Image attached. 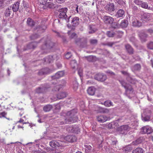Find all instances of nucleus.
I'll use <instances>...</instances> for the list:
<instances>
[{"label":"nucleus","mask_w":153,"mask_h":153,"mask_svg":"<svg viewBox=\"0 0 153 153\" xmlns=\"http://www.w3.org/2000/svg\"><path fill=\"white\" fill-rule=\"evenodd\" d=\"M141 67L140 64H136L132 68V69L135 71H137L140 70Z\"/></svg>","instance_id":"34"},{"label":"nucleus","mask_w":153,"mask_h":153,"mask_svg":"<svg viewBox=\"0 0 153 153\" xmlns=\"http://www.w3.org/2000/svg\"><path fill=\"white\" fill-rule=\"evenodd\" d=\"M65 139L68 142L72 143L76 140V138L74 136L68 135L66 136Z\"/></svg>","instance_id":"13"},{"label":"nucleus","mask_w":153,"mask_h":153,"mask_svg":"<svg viewBox=\"0 0 153 153\" xmlns=\"http://www.w3.org/2000/svg\"><path fill=\"white\" fill-rule=\"evenodd\" d=\"M147 36V35L144 33H140L139 35L140 39L143 42H146Z\"/></svg>","instance_id":"21"},{"label":"nucleus","mask_w":153,"mask_h":153,"mask_svg":"<svg viewBox=\"0 0 153 153\" xmlns=\"http://www.w3.org/2000/svg\"><path fill=\"white\" fill-rule=\"evenodd\" d=\"M143 141L142 137H140L137 139L135 141L132 143V144L134 145H137L141 143Z\"/></svg>","instance_id":"29"},{"label":"nucleus","mask_w":153,"mask_h":153,"mask_svg":"<svg viewBox=\"0 0 153 153\" xmlns=\"http://www.w3.org/2000/svg\"><path fill=\"white\" fill-rule=\"evenodd\" d=\"M150 119V117L149 115H147L144 117L142 116V120L144 121H149Z\"/></svg>","instance_id":"44"},{"label":"nucleus","mask_w":153,"mask_h":153,"mask_svg":"<svg viewBox=\"0 0 153 153\" xmlns=\"http://www.w3.org/2000/svg\"><path fill=\"white\" fill-rule=\"evenodd\" d=\"M104 104L106 107H110L113 106V103L110 100H108L104 102Z\"/></svg>","instance_id":"35"},{"label":"nucleus","mask_w":153,"mask_h":153,"mask_svg":"<svg viewBox=\"0 0 153 153\" xmlns=\"http://www.w3.org/2000/svg\"><path fill=\"white\" fill-rule=\"evenodd\" d=\"M68 8L66 7H64L59 9L58 11L60 13L59 15V18L65 19L66 23L69 22V18L71 16L68 17L66 14V13L67 12Z\"/></svg>","instance_id":"2"},{"label":"nucleus","mask_w":153,"mask_h":153,"mask_svg":"<svg viewBox=\"0 0 153 153\" xmlns=\"http://www.w3.org/2000/svg\"><path fill=\"white\" fill-rule=\"evenodd\" d=\"M99 111L100 113H108L109 112V110L108 109L102 108H99Z\"/></svg>","instance_id":"33"},{"label":"nucleus","mask_w":153,"mask_h":153,"mask_svg":"<svg viewBox=\"0 0 153 153\" xmlns=\"http://www.w3.org/2000/svg\"><path fill=\"white\" fill-rule=\"evenodd\" d=\"M32 153H42L41 151L37 150H33L32 151Z\"/></svg>","instance_id":"55"},{"label":"nucleus","mask_w":153,"mask_h":153,"mask_svg":"<svg viewBox=\"0 0 153 153\" xmlns=\"http://www.w3.org/2000/svg\"><path fill=\"white\" fill-rule=\"evenodd\" d=\"M85 146L86 147L85 150L86 153L89 152L91 151L92 147L90 146L85 145Z\"/></svg>","instance_id":"40"},{"label":"nucleus","mask_w":153,"mask_h":153,"mask_svg":"<svg viewBox=\"0 0 153 153\" xmlns=\"http://www.w3.org/2000/svg\"><path fill=\"white\" fill-rule=\"evenodd\" d=\"M27 23L28 25L30 26H33L35 25V22L30 18H28L27 19Z\"/></svg>","instance_id":"31"},{"label":"nucleus","mask_w":153,"mask_h":153,"mask_svg":"<svg viewBox=\"0 0 153 153\" xmlns=\"http://www.w3.org/2000/svg\"><path fill=\"white\" fill-rule=\"evenodd\" d=\"M82 69H79L78 71V73L80 76H81L82 74Z\"/></svg>","instance_id":"63"},{"label":"nucleus","mask_w":153,"mask_h":153,"mask_svg":"<svg viewBox=\"0 0 153 153\" xmlns=\"http://www.w3.org/2000/svg\"><path fill=\"white\" fill-rule=\"evenodd\" d=\"M11 12H12L11 7H8L5 11V16L7 17L10 16Z\"/></svg>","instance_id":"25"},{"label":"nucleus","mask_w":153,"mask_h":153,"mask_svg":"<svg viewBox=\"0 0 153 153\" xmlns=\"http://www.w3.org/2000/svg\"><path fill=\"white\" fill-rule=\"evenodd\" d=\"M131 149L128 147H125L124 149V150L125 151V152H128L130 151Z\"/></svg>","instance_id":"56"},{"label":"nucleus","mask_w":153,"mask_h":153,"mask_svg":"<svg viewBox=\"0 0 153 153\" xmlns=\"http://www.w3.org/2000/svg\"><path fill=\"white\" fill-rule=\"evenodd\" d=\"M72 56V55L71 53L68 52L65 56V58L67 59H69Z\"/></svg>","instance_id":"49"},{"label":"nucleus","mask_w":153,"mask_h":153,"mask_svg":"<svg viewBox=\"0 0 153 153\" xmlns=\"http://www.w3.org/2000/svg\"><path fill=\"white\" fill-rule=\"evenodd\" d=\"M78 84L76 81H74L73 82V87L74 90H76L78 88Z\"/></svg>","instance_id":"39"},{"label":"nucleus","mask_w":153,"mask_h":153,"mask_svg":"<svg viewBox=\"0 0 153 153\" xmlns=\"http://www.w3.org/2000/svg\"><path fill=\"white\" fill-rule=\"evenodd\" d=\"M103 20L104 23L107 25L112 24L114 21V19L112 17L107 16L103 17Z\"/></svg>","instance_id":"7"},{"label":"nucleus","mask_w":153,"mask_h":153,"mask_svg":"<svg viewBox=\"0 0 153 153\" xmlns=\"http://www.w3.org/2000/svg\"><path fill=\"white\" fill-rule=\"evenodd\" d=\"M143 150L141 148H137L132 152V153H143Z\"/></svg>","instance_id":"32"},{"label":"nucleus","mask_w":153,"mask_h":153,"mask_svg":"<svg viewBox=\"0 0 153 153\" xmlns=\"http://www.w3.org/2000/svg\"><path fill=\"white\" fill-rule=\"evenodd\" d=\"M113 126H115V128L117 127L118 126V124L117 122H112Z\"/></svg>","instance_id":"59"},{"label":"nucleus","mask_w":153,"mask_h":153,"mask_svg":"<svg viewBox=\"0 0 153 153\" xmlns=\"http://www.w3.org/2000/svg\"><path fill=\"white\" fill-rule=\"evenodd\" d=\"M39 35H38L37 34H35L33 35L32 36V38L33 39H36L39 37Z\"/></svg>","instance_id":"57"},{"label":"nucleus","mask_w":153,"mask_h":153,"mask_svg":"<svg viewBox=\"0 0 153 153\" xmlns=\"http://www.w3.org/2000/svg\"><path fill=\"white\" fill-rule=\"evenodd\" d=\"M126 48L127 51L130 54H132L134 53L133 49L129 45H126L125 46Z\"/></svg>","instance_id":"23"},{"label":"nucleus","mask_w":153,"mask_h":153,"mask_svg":"<svg viewBox=\"0 0 153 153\" xmlns=\"http://www.w3.org/2000/svg\"><path fill=\"white\" fill-rule=\"evenodd\" d=\"M109 52L105 50H104L103 51V54L104 55H105L106 56H108L109 55Z\"/></svg>","instance_id":"58"},{"label":"nucleus","mask_w":153,"mask_h":153,"mask_svg":"<svg viewBox=\"0 0 153 153\" xmlns=\"http://www.w3.org/2000/svg\"><path fill=\"white\" fill-rule=\"evenodd\" d=\"M75 42L77 45L84 47L86 45L87 41L84 38H77L75 39Z\"/></svg>","instance_id":"3"},{"label":"nucleus","mask_w":153,"mask_h":153,"mask_svg":"<svg viewBox=\"0 0 153 153\" xmlns=\"http://www.w3.org/2000/svg\"><path fill=\"white\" fill-rule=\"evenodd\" d=\"M124 11L122 9L119 10L115 15V17L118 18L123 17L124 15Z\"/></svg>","instance_id":"15"},{"label":"nucleus","mask_w":153,"mask_h":153,"mask_svg":"<svg viewBox=\"0 0 153 153\" xmlns=\"http://www.w3.org/2000/svg\"><path fill=\"white\" fill-rule=\"evenodd\" d=\"M67 94L64 92H62L59 93L57 95V97L59 99H61L64 98L67 96Z\"/></svg>","instance_id":"20"},{"label":"nucleus","mask_w":153,"mask_h":153,"mask_svg":"<svg viewBox=\"0 0 153 153\" xmlns=\"http://www.w3.org/2000/svg\"><path fill=\"white\" fill-rule=\"evenodd\" d=\"M76 110L74 109L67 112L65 114L66 117L65 121L63 124H70L76 122L78 120V117L76 115Z\"/></svg>","instance_id":"1"},{"label":"nucleus","mask_w":153,"mask_h":153,"mask_svg":"<svg viewBox=\"0 0 153 153\" xmlns=\"http://www.w3.org/2000/svg\"><path fill=\"white\" fill-rule=\"evenodd\" d=\"M53 108L52 106L51 105H47L45 106L43 108V110L45 112L50 111Z\"/></svg>","instance_id":"27"},{"label":"nucleus","mask_w":153,"mask_h":153,"mask_svg":"<svg viewBox=\"0 0 153 153\" xmlns=\"http://www.w3.org/2000/svg\"><path fill=\"white\" fill-rule=\"evenodd\" d=\"M108 128H115V126H113V125L112 122L109 123L108 125Z\"/></svg>","instance_id":"54"},{"label":"nucleus","mask_w":153,"mask_h":153,"mask_svg":"<svg viewBox=\"0 0 153 153\" xmlns=\"http://www.w3.org/2000/svg\"><path fill=\"white\" fill-rule=\"evenodd\" d=\"M107 34L109 37H112L114 36V34L113 32L108 31L107 32Z\"/></svg>","instance_id":"50"},{"label":"nucleus","mask_w":153,"mask_h":153,"mask_svg":"<svg viewBox=\"0 0 153 153\" xmlns=\"http://www.w3.org/2000/svg\"><path fill=\"white\" fill-rule=\"evenodd\" d=\"M53 60V57L52 56H50L48 57L45 59V61L50 63Z\"/></svg>","instance_id":"38"},{"label":"nucleus","mask_w":153,"mask_h":153,"mask_svg":"<svg viewBox=\"0 0 153 153\" xmlns=\"http://www.w3.org/2000/svg\"><path fill=\"white\" fill-rule=\"evenodd\" d=\"M142 25V23L137 19H134L132 22V25L135 27H139Z\"/></svg>","instance_id":"14"},{"label":"nucleus","mask_w":153,"mask_h":153,"mask_svg":"<svg viewBox=\"0 0 153 153\" xmlns=\"http://www.w3.org/2000/svg\"><path fill=\"white\" fill-rule=\"evenodd\" d=\"M97 120L101 123H104L109 119L105 115H100L97 117Z\"/></svg>","instance_id":"12"},{"label":"nucleus","mask_w":153,"mask_h":153,"mask_svg":"<svg viewBox=\"0 0 153 153\" xmlns=\"http://www.w3.org/2000/svg\"><path fill=\"white\" fill-rule=\"evenodd\" d=\"M148 32L150 34L153 33V30L152 29H149L148 30Z\"/></svg>","instance_id":"64"},{"label":"nucleus","mask_w":153,"mask_h":153,"mask_svg":"<svg viewBox=\"0 0 153 153\" xmlns=\"http://www.w3.org/2000/svg\"><path fill=\"white\" fill-rule=\"evenodd\" d=\"M36 91L37 93H40L43 91V88L40 87H39L37 88L36 90Z\"/></svg>","instance_id":"47"},{"label":"nucleus","mask_w":153,"mask_h":153,"mask_svg":"<svg viewBox=\"0 0 153 153\" xmlns=\"http://www.w3.org/2000/svg\"><path fill=\"white\" fill-rule=\"evenodd\" d=\"M46 5H47L48 7L50 8H55V7H54V4L51 2H47Z\"/></svg>","instance_id":"41"},{"label":"nucleus","mask_w":153,"mask_h":153,"mask_svg":"<svg viewBox=\"0 0 153 153\" xmlns=\"http://www.w3.org/2000/svg\"><path fill=\"white\" fill-rule=\"evenodd\" d=\"M7 114V113L5 112L0 113V118L2 117H5V116Z\"/></svg>","instance_id":"53"},{"label":"nucleus","mask_w":153,"mask_h":153,"mask_svg":"<svg viewBox=\"0 0 153 153\" xmlns=\"http://www.w3.org/2000/svg\"><path fill=\"white\" fill-rule=\"evenodd\" d=\"M50 145L53 148H57L60 146L59 143L56 141H52L50 142Z\"/></svg>","instance_id":"16"},{"label":"nucleus","mask_w":153,"mask_h":153,"mask_svg":"<svg viewBox=\"0 0 153 153\" xmlns=\"http://www.w3.org/2000/svg\"><path fill=\"white\" fill-rule=\"evenodd\" d=\"M54 45L53 43L49 40L47 41L45 44L42 46L41 48L43 50L50 49L53 48Z\"/></svg>","instance_id":"5"},{"label":"nucleus","mask_w":153,"mask_h":153,"mask_svg":"<svg viewBox=\"0 0 153 153\" xmlns=\"http://www.w3.org/2000/svg\"><path fill=\"white\" fill-rule=\"evenodd\" d=\"M62 87V85H56L53 88V90L55 91H58Z\"/></svg>","instance_id":"45"},{"label":"nucleus","mask_w":153,"mask_h":153,"mask_svg":"<svg viewBox=\"0 0 153 153\" xmlns=\"http://www.w3.org/2000/svg\"><path fill=\"white\" fill-rule=\"evenodd\" d=\"M105 9L111 15H112L113 14L112 12L115 10L114 5V4L112 3L107 4L105 7Z\"/></svg>","instance_id":"9"},{"label":"nucleus","mask_w":153,"mask_h":153,"mask_svg":"<svg viewBox=\"0 0 153 153\" xmlns=\"http://www.w3.org/2000/svg\"><path fill=\"white\" fill-rule=\"evenodd\" d=\"M37 45V43L36 42H34L29 44L27 46V48L28 49H34L36 47Z\"/></svg>","instance_id":"19"},{"label":"nucleus","mask_w":153,"mask_h":153,"mask_svg":"<svg viewBox=\"0 0 153 153\" xmlns=\"http://www.w3.org/2000/svg\"><path fill=\"white\" fill-rule=\"evenodd\" d=\"M127 80L130 82L131 83L134 84V80L131 77L129 76V75L126 78Z\"/></svg>","instance_id":"43"},{"label":"nucleus","mask_w":153,"mask_h":153,"mask_svg":"<svg viewBox=\"0 0 153 153\" xmlns=\"http://www.w3.org/2000/svg\"><path fill=\"white\" fill-rule=\"evenodd\" d=\"M134 2L138 5H140L141 4L142 1L139 0H134Z\"/></svg>","instance_id":"51"},{"label":"nucleus","mask_w":153,"mask_h":153,"mask_svg":"<svg viewBox=\"0 0 153 153\" xmlns=\"http://www.w3.org/2000/svg\"><path fill=\"white\" fill-rule=\"evenodd\" d=\"M119 81L122 85L126 89V91L127 92L128 91H130L132 90V88L131 85L128 84H127L123 80H119Z\"/></svg>","instance_id":"6"},{"label":"nucleus","mask_w":153,"mask_h":153,"mask_svg":"<svg viewBox=\"0 0 153 153\" xmlns=\"http://www.w3.org/2000/svg\"><path fill=\"white\" fill-rule=\"evenodd\" d=\"M151 18L150 14L148 13H145L143 15L141 19L143 20V22H144L150 20Z\"/></svg>","instance_id":"11"},{"label":"nucleus","mask_w":153,"mask_h":153,"mask_svg":"<svg viewBox=\"0 0 153 153\" xmlns=\"http://www.w3.org/2000/svg\"><path fill=\"white\" fill-rule=\"evenodd\" d=\"M48 71V68H45L42 69L39 72V74L42 75L47 74Z\"/></svg>","instance_id":"28"},{"label":"nucleus","mask_w":153,"mask_h":153,"mask_svg":"<svg viewBox=\"0 0 153 153\" xmlns=\"http://www.w3.org/2000/svg\"><path fill=\"white\" fill-rule=\"evenodd\" d=\"M120 129V133L121 134H127V132L130 130V128L128 125H125L121 126Z\"/></svg>","instance_id":"10"},{"label":"nucleus","mask_w":153,"mask_h":153,"mask_svg":"<svg viewBox=\"0 0 153 153\" xmlns=\"http://www.w3.org/2000/svg\"><path fill=\"white\" fill-rule=\"evenodd\" d=\"M140 5H141V7L143 8L150 9L151 8L150 7H148V4L146 2H142L141 4Z\"/></svg>","instance_id":"36"},{"label":"nucleus","mask_w":153,"mask_h":153,"mask_svg":"<svg viewBox=\"0 0 153 153\" xmlns=\"http://www.w3.org/2000/svg\"><path fill=\"white\" fill-rule=\"evenodd\" d=\"M71 33V31H68V34L69 35L70 37L71 38H75L76 36L77 35L76 33H72L71 34H70Z\"/></svg>","instance_id":"42"},{"label":"nucleus","mask_w":153,"mask_h":153,"mask_svg":"<svg viewBox=\"0 0 153 153\" xmlns=\"http://www.w3.org/2000/svg\"><path fill=\"white\" fill-rule=\"evenodd\" d=\"M79 18L78 17L74 18L71 22V23L74 26L77 25L79 24Z\"/></svg>","instance_id":"18"},{"label":"nucleus","mask_w":153,"mask_h":153,"mask_svg":"<svg viewBox=\"0 0 153 153\" xmlns=\"http://www.w3.org/2000/svg\"><path fill=\"white\" fill-rule=\"evenodd\" d=\"M90 42L91 44L95 45L97 44V40L96 39H91L90 40Z\"/></svg>","instance_id":"46"},{"label":"nucleus","mask_w":153,"mask_h":153,"mask_svg":"<svg viewBox=\"0 0 153 153\" xmlns=\"http://www.w3.org/2000/svg\"><path fill=\"white\" fill-rule=\"evenodd\" d=\"M48 1V0H41V1L40 2V3L42 4H45L46 5Z\"/></svg>","instance_id":"52"},{"label":"nucleus","mask_w":153,"mask_h":153,"mask_svg":"<svg viewBox=\"0 0 153 153\" xmlns=\"http://www.w3.org/2000/svg\"><path fill=\"white\" fill-rule=\"evenodd\" d=\"M95 91V89L94 88L90 87L87 90V92L89 95H93L94 94Z\"/></svg>","instance_id":"24"},{"label":"nucleus","mask_w":153,"mask_h":153,"mask_svg":"<svg viewBox=\"0 0 153 153\" xmlns=\"http://www.w3.org/2000/svg\"><path fill=\"white\" fill-rule=\"evenodd\" d=\"M128 25V22L126 20H122L120 23V25L122 28L126 27Z\"/></svg>","instance_id":"26"},{"label":"nucleus","mask_w":153,"mask_h":153,"mask_svg":"<svg viewBox=\"0 0 153 153\" xmlns=\"http://www.w3.org/2000/svg\"><path fill=\"white\" fill-rule=\"evenodd\" d=\"M88 29L89 30L88 33L90 34L94 33L97 30L96 29L94 28V26L91 25H89Z\"/></svg>","instance_id":"30"},{"label":"nucleus","mask_w":153,"mask_h":153,"mask_svg":"<svg viewBox=\"0 0 153 153\" xmlns=\"http://www.w3.org/2000/svg\"><path fill=\"white\" fill-rule=\"evenodd\" d=\"M19 3L17 2L15 3L13 5L11 8H12L13 11L14 12H16L19 8Z\"/></svg>","instance_id":"22"},{"label":"nucleus","mask_w":153,"mask_h":153,"mask_svg":"<svg viewBox=\"0 0 153 153\" xmlns=\"http://www.w3.org/2000/svg\"><path fill=\"white\" fill-rule=\"evenodd\" d=\"M55 109L58 110H59L60 109V105L59 104H57L55 106Z\"/></svg>","instance_id":"61"},{"label":"nucleus","mask_w":153,"mask_h":153,"mask_svg":"<svg viewBox=\"0 0 153 153\" xmlns=\"http://www.w3.org/2000/svg\"><path fill=\"white\" fill-rule=\"evenodd\" d=\"M116 1L120 4H123V3H124V2L121 0H116Z\"/></svg>","instance_id":"60"},{"label":"nucleus","mask_w":153,"mask_h":153,"mask_svg":"<svg viewBox=\"0 0 153 153\" xmlns=\"http://www.w3.org/2000/svg\"><path fill=\"white\" fill-rule=\"evenodd\" d=\"M153 130L152 128L148 126H144L140 129V132L142 134H149Z\"/></svg>","instance_id":"4"},{"label":"nucleus","mask_w":153,"mask_h":153,"mask_svg":"<svg viewBox=\"0 0 153 153\" xmlns=\"http://www.w3.org/2000/svg\"><path fill=\"white\" fill-rule=\"evenodd\" d=\"M94 78L98 81H104L106 79L107 77L105 75H104L102 74L99 73L95 76Z\"/></svg>","instance_id":"8"},{"label":"nucleus","mask_w":153,"mask_h":153,"mask_svg":"<svg viewBox=\"0 0 153 153\" xmlns=\"http://www.w3.org/2000/svg\"><path fill=\"white\" fill-rule=\"evenodd\" d=\"M70 65L72 68H75V67L77 66L76 61L75 60L71 61L70 62Z\"/></svg>","instance_id":"37"},{"label":"nucleus","mask_w":153,"mask_h":153,"mask_svg":"<svg viewBox=\"0 0 153 153\" xmlns=\"http://www.w3.org/2000/svg\"><path fill=\"white\" fill-rule=\"evenodd\" d=\"M148 48L150 49H153V42H151L149 43L147 45Z\"/></svg>","instance_id":"48"},{"label":"nucleus","mask_w":153,"mask_h":153,"mask_svg":"<svg viewBox=\"0 0 153 153\" xmlns=\"http://www.w3.org/2000/svg\"><path fill=\"white\" fill-rule=\"evenodd\" d=\"M64 73L63 71H59L56 73L55 75L53 76L52 78L53 79H58L60 77L62 76L64 74Z\"/></svg>","instance_id":"17"},{"label":"nucleus","mask_w":153,"mask_h":153,"mask_svg":"<svg viewBox=\"0 0 153 153\" xmlns=\"http://www.w3.org/2000/svg\"><path fill=\"white\" fill-rule=\"evenodd\" d=\"M57 2L59 3H62L65 1V0H56Z\"/></svg>","instance_id":"62"}]
</instances>
